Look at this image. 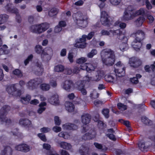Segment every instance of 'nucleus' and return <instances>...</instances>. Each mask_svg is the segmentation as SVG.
I'll use <instances>...</instances> for the list:
<instances>
[{
    "label": "nucleus",
    "instance_id": "f257e3e1",
    "mask_svg": "<svg viewBox=\"0 0 155 155\" xmlns=\"http://www.w3.org/2000/svg\"><path fill=\"white\" fill-rule=\"evenodd\" d=\"M133 6H129L125 9L121 20L122 21H128L133 19L134 17L139 15H143L144 13V10L141 8L136 12L134 11Z\"/></svg>",
    "mask_w": 155,
    "mask_h": 155
},
{
    "label": "nucleus",
    "instance_id": "f03ea898",
    "mask_svg": "<svg viewBox=\"0 0 155 155\" xmlns=\"http://www.w3.org/2000/svg\"><path fill=\"white\" fill-rule=\"evenodd\" d=\"M101 56L103 63L107 66L113 65L115 61L114 52L108 49H104L101 53Z\"/></svg>",
    "mask_w": 155,
    "mask_h": 155
},
{
    "label": "nucleus",
    "instance_id": "7ed1b4c3",
    "mask_svg": "<svg viewBox=\"0 0 155 155\" xmlns=\"http://www.w3.org/2000/svg\"><path fill=\"white\" fill-rule=\"evenodd\" d=\"M112 33L114 35H117V38L124 42L120 45V50L122 51L127 50L128 48V45L127 43L128 39L125 35L123 34L120 29L117 30L116 31L113 32Z\"/></svg>",
    "mask_w": 155,
    "mask_h": 155
},
{
    "label": "nucleus",
    "instance_id": "20e7f679",
    "mask_svg": "<svg viewBox=\"0 0 155 155\" xmlns=\"http://www.w3.org/2000/svg\"><path fill=\"white\" fill-rule=\"evenodd\" d=\"M136 38L132 43L131 45L134 49L137 51L142 45L141 42L145 38L144 33L141 30H138L136 33Z\"/></svg>",
    "mask_w": 155,
    "mask_h": 155
},
{
    "label": "nucleus",
    "instance_id": "39448f33",
    "mask_svg": "<svg viewBox=\"0 0 155 155\" xmlns=\"http://www.w3.org/2000/svg\"><path fill=\"white\" fill-rule=\"evenodd\" d=\"M76 18L74 21L76 25L80 28L86 27L88 24L87 18L86 16H83L81 14L77 13L73 15Z\"/></svg>",
    "mask_w": 155,
    "mask_h": 155
},
{
    "label": "nucleus",
    "instance_id": "423d86ee",
    "mask_svg": "<svg viewBox=\"0 0 155 155\" xmlns=\"http://www.w3.org/2000/svg\"><path fill=\"white\" fill-rule=\"evenodd\" d=\"M18 84H14L7 86L6 91L8 94L15 97H20L21 94V91L20 90H17L16 85Z\"/></svg>",
    "mask_w": 155,
    "mask_h": 155
},
{
    "label": "nucleus",
    "instance_id": "0eeeda50",
    "mask_svg": "<svg viewBox=\"0 0 155 155\" xmlns=\"http://www.w3.org/2000/svg\"><path fill=\"white\" fill-rule=\"evenodd\" d=\"M42 82V79L40 78L31 80L27 83V88L29 90H33L36 89Z\"/></svg>",
    "mask_w": 155,
    "mask_h": 155
},
{
    "label": "nucleus",
    "instance_id": "6e6552de",
    "mask_svg": "<svg viewBox=\"0 0 155 155\" xmlns=\"http://www.w3.org/2000/svg\"><path fill=\"white\" fill-rule=\"evenodd\" d=\"M53 54V50L50 47H49L45 50V51H43L41 57L42 60L44 61H47L50 60Z\"/></svg>",
    "mask_w": 155,
    "mask_h": 155
},
{
    "label": "nucleus",
    "instance_id": "1a4fd4ad",
    "mask_svg": "<svg viewBox=\"0 0 155 155\" xmlns=\"http://www.w3.org/2000/svg\"><path fill=\"white\" fill-rule=\"evenodd\" d=\"M86 39V35H82L81 38L77 40L75 46L80 48H84L87 45V43L85 42Z\"/></svg>",
    "mask_w": 155,
    "mask_h": 155
},
{
    "label": "nucleus",
    "instance_id": "9d476101",
    "mask_svg": "<svg viewBox=\"0 0 155 155\" xmlns=\"http://www.w3.org/2000/svg\"><path fill=\"white\" fill-rule=\"evenodd\" d=\"M10 107L8 105L3 106L0 110V121L4 122L8 111L10 110Z\"/></svg>",
    "mask_w": 155,
    "mask_h": 155
},
{
    "label": "nucleus",
    "instance_id": "9b49d317",
    "mask_svg": "<svg viewBox=\"0 0 155 155\" xmlns=\"http://www.w3.org/2000/svg\"><path fill=\"white\" fill-rule=\"evenodd\" d=\"M129 63L130 66L136 68L140 65L142 64V61L138 58L133 57L129 59Z\"/></svg>",
    "mask_w": 155,
    "mask_h": 155
},
{
    "label": "nucleus",
    "instance_id": "f8f14e48",
    "mask_svg": "<svg viewBox=\"0 0 155 155\" xmlns=\"http://www.w3.org/2000/svg\"><path fill=\"white\" fill-rule=\"evenodd\" d=\"M101 76L100 74L97 75L94 78L86 76L84 78V79L82 83V84H85L87 82L91 81H98L101 79Z\"/></svg>",
    "mask_w": 155,
    "mask_h": 155
},
{
    "label": "nucleus",
    "instance_id": "ddd939ff",
    "mask_svg": "<svg viewBox=\"0 0 155 155\" xmlns=\"http://www.w3.org/2000/svg\"><path fill=\"white\" fill-rule=\"evenodd\" d=\"M108 16L105 11L101 12V21L102 24L104 25H109V21L108 20Z\"/></svg>",
    "mask_w": 155,
    "mask_h": 155
},
{
    "label": "nucleus",
    "instance_id": "4468645a",
    "mask_svg": "<svg viewBox=\"0 0 155 155\" xmlns=\"http://www.w3.org/2000/svg\"><path fill=\"white\" fill-rule=\"evenodd\" d=\"M16 150L24 152H27L30 150L29 146L25 144L18 145L15 147Z\"/></svg>",
    "mask_w": 155,
    "mask_h": 155
},
{
    "label": "nucleus",
    "instance_id": "2eb2a0df",
    "mask_svg": "<svg viewBox=\"0 0 155 155\" xmlns=\"http://www.w3.org/2000/svg\"><path fill=\"white\" fill-rule=\"evenodd\" d=\"M19 124L26 128H29L31 126V123L30 120L27 119H20Z\"/></svg>",
    "mask_w": 155,
    "mask_h": 155
},
{
    "label": "nucleus",
    "instance_id": "dca6fc26",
    "mask_svg": "<svg viewBox=\"0 0 155 155\" xmlns=\"http://www.w3.org/2000/svg\"><path fill=\"white\" fill-rule=\"evenodd\" d=\"M41 25H33L31 26V28L32 29L31 31L33 33L40 34L44 32Z\"/></svg>",
    "mask_w": 155,
    "mask_h": 155
},
{
    "label": "nucleus",
    "instance_id": "f3484780",
    "mask_svg": "<svg viewBox=\"0 0 155 155\" xmlns=\"http://www.w3.org/2000/svg\"><path fill=\"white\" fill-rule=\"evenodd\" d=\"M36 65L37 67V69L35 71V74L38 76L42 75L44 71V68H43L42 63L41 62H37L36 63Z\"/></svg>",
    "mask_w": 155,
    "mask_h": 155
},
{
    "label": "nucleus",
    "instance_id": "a211bd4d",
    "mask_svg": "<svg viewBox=\"0 0 155 155\" xmlns=\"http://www.w3.org/2000/svg\"><path fill=\"white\" fill-rule=\"evenodd\" d=\"M5 8L8 12L11 13L17 14L18 13V9L14 7L11 4H8L5 6Z\"/></svg>",
    "mask_w": 155,
    "mask_h": 155
},
{
    "label": "nucleus",
    "instance_id": "6ab92c4d",
    "mask_svg": "<svg viewBox=\"0 0 155 155\" xmlns=\"http://www.w3.org/2000/svg\"><path fill=\"white\" fill-rule=\"evenodd\" d=\"M13 150L9 146H5L3 150L1 151V155H12Z\"/></svg>",
    "mask_w": 155,
    "mask_h": 155
},
{
    "label": "nucleus",
    "instance_id": "aec40b11",
    "mask_svg": "<svg viewBox=\"0 0 155 155\" xmlns=\"http://www.w3.org/2000/svg\"><path fill=\"white\" fill-rule=\"evenodd\" d=\"M114 72L116 74V76L117 78V77H121L124 76L125 74V70L124 68H119L116 69L114 70Z\"/></svg>",
    "mask_w": 155,
    "mask_h": 155
},
{
    "label": "nucleus",
    "instance_id": "412c9836",
    "mask_svg": "<svg viewBox=\"0 0 155 155\" xmlns=\"http://www.w3.org/2000/svg\"><path fill=\"white\" fill-rule=\"evenodd\" d=\"M92 65L90 63L87 64L85 63L82 64V65L81 66L80 68L83 70H86L87 71H94L95 69V67H92L91 68H89V66L90 67L92 66Z\"/></svg>",
    "mask_w": 155,
    "mask_h": 155
},
{
    "label": "nucleus",
    "instance_id": "4be33fe9",
    "mask_svg": "<svg viewBox=\"0 0 155 155\" xmlns=\"http://www.w3.org/2000/svg\"><path fill=\"white\" fill-rule=\"evenodd\" d=\"M31 97L30 95L27 94L25 97H21V101L24 104H27L31 100Z\"/></svg>",
    "mask_w": 155,
    "mask_h": 155
},
{
    "label": "nucleus",
    "instance_id": "5701e85b",
    "mask_svg": "<svg viewBox=\"0 0 155 155\" xmlns=\"http://www.w3.org/2000/svg\"><path fill=\"white\" fill-rule=\"evenodd\" d=\"M96 135L95 132L92 131L90 133H86L83 137V138L84 140L91 139L94 138Z\"/></svg>",
    "mask_w": 155,
    "mask_h": 155
},
{
    "label": "nucleus",
    "instance_id": "b1692460",
    "mask_svg": "<svg viewBox=\"0 0 155 155\" xmlns=\"http://www.w3.org/2000/svg\"><path fill=\"white\" fill-rule=\"evenodd\" d=\"M81 118L82 122L86 125L90 121V116L88 114H85L82 116Z\"/></svg>",
    "mask_w": 155,
    "mask_h": 155
},
{
    "label": "nucleus",
    "instance_id": "393cba45",
    "mask_svg": "<svg viewBox=\"0 0 155 155\" xmlns=\"http://www.w3.org/2000/svg\"><path fill=\"white\" fill-rule=\"evenodd\" d=\"M40 89L43 91H47L50 88V85L48 84L42 83L40 85Z\"/></svg>",
    "mask_w": 155,
    "mask_h": 155
},
{
    "label": "nucleus",
    "instance_id": "a878e982",
    "mask_svg": "<svg viewBox=\"0 0 155 155\" xmlns=\"http://www.w3.org/2000/svg\"><path fill=\"white\" fill-rule=\"evenodd\" d=\"M8 18V16L6 14L0 15V25L6 21Z\"/></svg>",
    "mask_w": 155,
    "mask_h": 155
},
{
    "label": "nucleus",
    "instance_id": "bb28decb",
    "mask_svg": "<svg viewBox=\"0 0 155 155\" xmlns=\"http://www.w3.org/2000/svg\"><path fill=\"white\" fill-rule=\"evenodd\" d=\"M115 75L112 74H108L106 75L105 78L106 81L109 82L113 81H114Z\"/></svg>",
    "mask_w": 155,
    "mask_h": 155
},
{
    "label": "nucleus",
    "instance_id": "cd10ccee",
    "mask_svg": "<svg viewBox=\"0 0 155 155\" xmlns=\"http://www.w3.org/2000/svg\"><path fill=\"white\" fill-rule=\"evenodd\" d=\"M35 51L37 54H42L43 51H45L42 46L39 45H37L35 46Z\"/></svg>",
    "mask_w": 155,
    "mask_h": 155
},
{
    "label": "nucleus",
    "instance_id": "c85d7f7f",
    "mask_svg": "<svg viewBox=\"0 0 155 155\" xmlns=\"http://www.w3.org/2000/svg\"><path fill=\"white\" fill-rule=\"evenodd\" d=\"M64 70V66L61 64H59L56 66L54 68V71L58 72L63 71Z\"/></svg>",
    "mask_w": 155,
    "mask_h": 155
},
{
    "label": "nucleus",
    "instance_id": "c756f323",
    "mask_svg": "<svg viewBox=\"0 0 155 155\" xmlns=\"http://www.w3.org/2000/svg\"><path fill=\"white\" fill-rule=\"evenodd\" d=\"M108 132L110 133H108L107 134V136L111 140H114L115 139V136L113 134L114 132V131L112 129H110L108 130Z\"/></svg>",
    "mask_w": 155,
    "mask_h": 155
},
{
    "label": "nucleus",
    "instance_id": "7c9ffc66",
    "mask_svg": "<svg viewBox=\"0 0 155 155\" xmlns=\"http://www.w3.org/2000/svg\"><path fill=\"white\" fill-rule=\"evenodd\" d=\"M58 11L56 8H51L48 12V15L50 17H52L56 15L58 12Z\"/></svg>",
    "mask_w": 155,
    "mask_h": 155
},
{
    "label": "nucleus",
    "instance_id": "2f4dec72",
    "mask_svg": "<svg viewBox=\"0 0 155 155\" xmlns=\"http://www.w3.org/2000/svg\"><path fill=\"white\" fill-rule=\"evenodd\" d=\"M51 100H53L51 102H53L55 104H58L59 102L58 96L55 95H53L51 98Z\"/></svg>",
    "mask_w": 155,
    "mask_h": 155
},
{
    "label": "nucleus",
    "instance_id": "473e14b6",
    "mask_svg": "<svg viewBox=\"0 0 155 155\" xmlns=\"http://www.w3.org/2000/svg\"><path fill=\"white\" fill-rule=\"evenodd\" d=\"M144 21V19L142 17H140L137 19L135 21V24L137 26L142 25Z\"/></svg>",
    "mask_w": 155,
    "mask_h": 155
},
{
    "label": "nucleus",
    "instance_id": "72a5a7b5",
    "mask_svg": "<svg viewBox=\"0 0 155 155\" xmlns=\"http://www.w3.org/2000/svg\"><path fill=\"white\" fill-rule=\"evenodd\" d=\"M115 26H119L121 28H124L126 26V24L120 21H117L115 23Z\"/></svg>",
    "mask_w": 155,
    "mask_h": 155
},
{
    "label": "nucleus",
    "instance_id": "f704fd0d",
    "mask_svg": "<svg viewBox=\"0 0 155 155\" xmlns=\"http://www.w3.org/2000/svg\"><path fill=\"white\" fill-rule=\"evenodd\" d=\"M117 30L115 31H111V30L110 32L107 31L103 30L101 31V33L102 35H110L111 36L112 35L114 36L113 35L112 32L114 31H116Z\"/></svg>",
    "mask_w": 155,
    "mask_h": 155
},
{
    "label": "nucleus",
    "instance_id": "c9c22d12",
    "mask_svg": "<svg viewBox=\"0 0 155 155\" xmlns=\"http://www.w3.org/2000/svg\"><path fill=\"white\" fill-rule=\"evenodd\" d=\"M40 25H41L44 31L47 30L50 27L49 24L47 22L42 23Z\"/></svg>",
    "mask_w": 155,
    "mask_h": 155
},
{
    "label": "nucleus",
    "instance_id": "e433bc0d",
    "mask_svg": "<svg viewBox=\"0 0 155 155\" xmlns=\"http://www.w3.org/2000/svg\"><path fill=\"white\" fill-rule=\"evenodd\" d=\"M33 57V56L32 54H31L28 56L27 59L25 60L24 62L25 65H27L30 61H31Z\"/></svg>",
    "mask_w": 155,
    "mask_h": 155
},
{
    "label": "nucleus",
    "instance_id": "4c0bfd02",
    "mask_svg": "<svg viewBox=\"0 0 155 155\" xmlns=\"http://www.w3.org/2000/svg\"><path fill=\"white\" fill-rule=\"evenodd\" d=\"M117 106L118 108L121 110H125L127 108L126 105L120 103H118Z\"/></svg>",
    "mask_w": 155,
    "mask_h": 155
},
{
    "label": "nucleus",
    "instance_id": "58836bf2",
    "mask_svg": "<svg viewBox=\"0 0 155 155\" xmlns=\"http://www.w3.org/2000/svg\"><path fill=\"white\" fill-rule=\"evenodd\" d=\"M54 121L55 124L57 126H59L61 124V121L58 116H55L54 117Z\"/></svg>",
    "mask_w": 155,
    "mask_h": 155
},
{
    "label": "nucleus",
    "instance_id": "ea45409f",
    "mask_svg": "<svg viewBox=\"0 0 155 155\" xmlns=\"http://www.w3.org/2000/svg\"><path fill=\"white\" fill-rule=\"evenodd\" d=\"M13 73L14 74L18 76H22V74L21 71L18 69H15L13 71Z\"/></svg>",
    "mask_w": 155,
    "mask_h": 155
},
{
    "label": "nucleus",
    "instance_id": "a19ab883",
    "mask_svg": "<svg viewBox=\"0 0 155 155\" xmlns=\"http://www.w3.org/2000/svg\"><path fill=\"white\" fill-rule=\"evenodd\" d=\"M110 3L113 5H119L121 2V0H109Z\"/></svg>",
    "mask_w": 155,
    "mask_h": 155
},
{
    "label": "nucleus",
    "instance_id": "79ce46f5",
    "mask_svg": "<svg viewBox=\"0 0 155 155\" xmlns=\"http://www.w3.org/2000/svg\"><path fill=\"white\" fill-rule=\"evenodd\" d=\"M97 53V51L96 50H93L88 54L87 57L89 58H91L96 55Z\"/></svg>",
    "mask_w": 155,
    "mask_h": 155
},
{
    "label": "nucleus",
    "instance_id": "37998d69",
    "mask_svg": "<svg viewBox=\"0 0 155 155\" xmlns=\"http://www.w3.org/2000/svg\"><path fill=\"white\" fill-rule=\"evenodd\" d=\"M91 97V98L95 99L97 98L99 96V94L95 91H94L90 94Z\"/></svg>",
    "mask_w": 155,
    "mask_h": 155
},
{
    "label": "nucleus",
    "instance_id": "c03bdc74",
    "mask_svg": "<svg viewBox=\"0 0 155 155\" xmlns=\"http://www.w3.org/2000/svg\"><path fill=\"white\" fill-rule=\"evenodd\" d=\"M61 148L65 149H68V143L65 142H61L60 144Z\"/></svg>",
    "mask_w": 155,
    "mask_h": 155
},
{
    "label": "nucleus",
    "instance_id": "a18cd8bd",
    "mask_svg": "<svg viewBox=\"0 0 155 155\" xmlns=\"http://www.w3.org/2000/svg\"><path fill=\"white\" fill-rule=\"evenodd\" d=\"M38 137L43 141L46 142L47 140L45 135L42 133H39L38 134Z\"/></svg>",
    "mask_w": 155,
    "mask_h": 155
},
{
    "label": "nucleus",
    "instance_id": "49530a36",
    "mask_svg": "<svg viewBox=\"0 0 155 155\" xmlns=\"http://www.w3.org/2000/svg\"><path fill=\"white\" fill-rule=\"evenodd\" d=\"M109 109H104L103 110L102 113L106 118H107L109 117Z\"/></svg>",
    "mask_w": 155,
    "mask_h": 155
},
{
    "label": "nucleus",
    "instance_id": "de8ad7c7",
    "mask_svg": "<svg viewBox=\"0 0 155 155\" xmlns=\"http://www.w3.org/2000/svg\"><path fill=\"white\" fill-rule=\"evenodd\" d=\"M63 88L66 91L68 90V80H66L62 84Z\"/></svg>",
    "mask_w": 155,
    "mask_h": 155
},
{
    "label": "nucleus",
    "instance_id": "09e8293b",
    "mask_svg": "<svg viewBox=\"0 0 155 155\" xmlns=\"http://www.w3.org/2000/svg\"><path fill=\"white\" fill-rule=\"evenodd\" d=\"M87 59L86 58L84 57H82L78 59L77 61V62L79 64H81L86 61Z\"/></svg>",
    "mask_w": 155,
    "mask_h": 155
},
{
    "label": "nucleus",
    "instance_id": "8fccbe9b",
    "mask_svg": "<svg viewBox=\"0 0 155 155\" xmlns=\"http://www.w3.org/2000/svg\"><path fill=\"white\" fill-rule=\"evenodd\" d=\"M52 130L56 133H58L61 131V128L60 127L55 126L52 128Z\"/></svg>",
    "mask_w": 155,
    "mask_h": 155
},
{
    "label": "nucleus",
    "instance_id": "3c124183",
    "mask_svg": "<svg viewBox=\"0 0 155 155\" xmlns=\"http://www.w3.org/2000/svg\"><path fill=\"white\" fill-rule=\"evenodd\" d=\"M74 105L71 102L68 103V112H72L74 110Z\"/></svg>",
    "mask_w": 155,
    "mask_h": 155
},
{
    "label": "nucleus",
    "instance_id": "603ef678",
    "mask_svg": "<svg viewBox=\"0 0 155 155\" xmlns=\"http://www.w3.org/2000/svg\"><path fill=\"white\" fill-rule=\"evenodd\" d=\"M43 148L47 150H49V151L51 150V146L49 144L45 143L43 144Z\"/></svg>",
    "mask_w": 155,
    "mask_h": 155
},
{
    "label": "nucleus",
    "instance_id": "864d4df0",
    "mask_svg": "<svg viewBox=\"0 0 155 155\" xmlns=\"http://www.w3.org/2000/svg\"><path fill=\"white\" fill-rule=\"evenodd\" d=\"M15 131H12V133H13V135L15 136H18L19 135H21V133L18 132L19 129L18 128H15Z\"/></svg>",
    "mask_w": 155,
    "mask_h": 155
},
{
    "label": "nucleus",
    "instance_id": "5fc2aeb1",
    "mask_svg": "<svg viewBox=\"0 0 155 155\" xmlns=\"http://www.w3.org/2000/svg\"><path fill=\"white\" fill-rule=\"evenodd\" d=\"M142 120L143 123L146 124H149L150 121V120L146 117H143L142 118Z\"/></svg>",
    "mask_w": 155,
    "mask_h": 155
},
{
    "label": "nucleus",
    "instance_id": "6e6d98bb",
    "mask_svg": "<svg viewBox=\"0 0 155 155\" xmlns=\"http://www.w3.org/2000/svg\"><path fill=\"white\" fill-rule=\"evenodd\" d=\"M62 29V28L58 25L55 26L54 31L55 33H58Z\"/></svg>",
    "mask_w": 155,
    "mask_h": 155
},
{
    "label": "nucleus",
    "instance_id": "4d7b16f0",
    "mask_svg": "<svg viewBox=\"0 0 155 155\" xmlns=\"http://www.w3.org/2000/svg\"><path fill=\"white\" fill-rule=\"evenodd\" d=\"M18 12L17 13L15 14L16 15L15 18L17 22L18 23H20L21 22V20L20 15L18 14Z\"/></svg>",
    "mask_w": 155,
    "mask_h": 155
},
{
    "label": "nucleus",
    "instance_id": "13d9d810",
    "mask_svg": "<svg viewBox=\"0 0 155 155\" xmlns=\"http://www.w3.org/2000/svg\"><path fill=\"white\" fill-rule=\"evenodd\" d=\"M58 25L62 28V27H65L66 25V24L65 21H61L59 22Z\"/></svg>",
    "mask_w": 155,
    "mask_h": 155
},
{
    "label": "nucleus",
    "instance_id": "bf43d9fd",
    "mask_svg": "<svg viewBox=\"0 0 155 155\" xmlns=\"http://www.w3.org/2000/svg\"><path fill=\"white\" fill-rule=\"evenodd\" d=\"M49 128L45 127H43L41 129V131L44 133H47L49 131Z\"/></svg>",
    "mask_w": 155,
    "mask_h": 155
},
{
    "label": "nucleus",
    "instance_id": "052dcab7",
    "mask_svg": "<svg viewBox=\"0 0 155 155\" xmlns=\"http://www.w3.org/2000/svg\"><path fill=\"white\" fill-rule=\"evenodd\" d=\"M94 35V33L93 32H90L87 35H86V38L87 40H90Z\"/></svg>",
    "mask_w": 155,
    "mask_h": 155
},
{
    "label": "nucleus",
    "instance_id": "680f3d73",
    "mask_svg": "<svg viewBox=\"0 0 155 155\" xmlns=\"http://www.w3.org/2000/svg\"><path fill=\"white\" fill-rule=\"evenodd\" d=\"M30 103L31 104L36 105L39 103V101L37 99H34V100H32L30 101Z\"/></svg>",
    "mask_w": 155,
    "mask_h": 155
},
{
    "label": "nucleus",
    "instance_id": "e2e57ef3",
    "mask_svg": "<svg viewBox=\"0 0 155 155\" xmlns=\"http://www.w3.org/2000/svg\"><path fill=\"white\" fill-rule=\"evenodd\" d=\"M77 128V126L74 124H70V125L68 124V130L71 129L75 130Z\"/></svg>",
    "mask_w": 155,
    "mask_h": 155
},
{
    "label": "nucleus",
    "instance_id": "0e129e2a",
    "mask_svg": "<svg viewBox=\"0 0 155 155\" xmlns=\"http://www.w3.org/2000/svg\"><path fill=\"white\" fill-rule=\"evenodd\" d=\"M145 3L147 8L148 9H150L152 8V6L150 3L149 0H145Z\"/></svg>",
    "mask_w": 155,
    "mask_h": 155
},
{
    "label": "nucleus",
    "instance_id": "69168bd1",
    "mask_svg": "<svg viewBox=\"0 0 155 155\" xmlns=\"http://www.w3.org/2000/svg\"><path fill=\"white\" fill-rule=\"evenodd\" d=\"M45 109V107H39L37 110V112L39 114H41Z\"/></svg>",
    "mask_w": 155,
    "mask_h": 155
},
{
    "label": "nucleus",
    "instance_id": "338daca9",
    "mask_svg": "<svg viewBox=\"0 0 155 155\" xmlns=\"http://www.w3.org/2000/svg\"><path fill=\"white\" fill-rule=\"evenodd\" d=\"M46 154L47 155H59L55 152H54L51 150L48 151L47 152Z\"/></svg>",
    "mask_w": 155,
    "mask_h": 155
},
{
    "label": "nucleus",
    "instance_id": "774afa93",
    "mask_svg": "<svg viewBox=\"0 0 155 155\" xmlns=\"http://www.w3.org/2000/svg\"><path fill=\"white\" fill-rule=\"evenodd\" d=\"M130 81L132 83L136 84H137L138 82V81L137 80V78H136L134 77L133 78L130 79Z\"/></svg>",
    "mask_w": 155,
    "mask_h": 155
}]
</instances>
